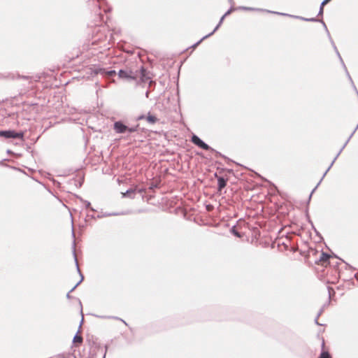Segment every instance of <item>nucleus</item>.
I'll return each instance as SVG.
<instances>
[{"label":"nucleus","instance_id":"1","mask_svg":"<svg viewBox=\"0 0 358 358\" xmlns=\"http://www.w3.org/2000/svg\"><path fill=\"white\" fill-rule=\"evenodd\" d=\"M90 345L89 356L90 358H105L106 352L103 347L101 346L96 341L87 339Z\"/></svg>","mask_w":358,"mask_h":358},{"label":"nucleus","instance_id":"2","mask_svg":"<svg viewBox=\"0 0 358 358\" xmlns=\"http://www.w3.org/2000/svg\"><path fill=\"white\" fill-rule=\"evenodd\" d=\"M72 236L73 237L74 240L73 241V245H72V248H73V257H74V261H75V263H76V268H77V271L78 273H79L80 276V280L76 283V285L67 293L66 294V298L68 299H70L71 296L70 295V293L72 292L73 291H74V289L83 282V280H84V276L82 274L81 271H80V269L79 268V266H78V259H77V256H76V241H75V233H74V230L73 229H72Z\"/></svg>","mask_w":358,"mask_h":358},{"label":"nucleus","instance_id":"3","mask_svg":"<svg viewBox=\"0 0 358 358\" xmlns=\"http://www.w3.org/2000/svg\"><path fill=\"white\" fill-rule=\"evenodd\" d=\"M85 205V209L87 211V216L91 217L92 218H99L105 216H110L112 215L111 213H103L102 210L99 211L95 210L92 206L91 203H84Z\"/></svg>","mask_w":358,"mask_h":358},{"label":"nucleus","instance_id":"4","mask_svg":"<svg viewBox=\"0 0 358 358\" xmlns=\"http://www.w3.org/2000/svg\"><path fill=\"white\" fill-rule=\"evenodd\" d=\"M138 126L129 127L122 122H115L113 124V129L118 134H129L137 130Z\"/></svg>","mask_w":358,"mask_h":358},{"label":"nucleus","instance_id":"5","mask_svg":"<svg viewBox=\"0 0 358 358\" xmlns=\"http://www.w3.org/2000/svg\"><path fill=\"white\" fill-rule=\"evenodd\" d=\"M0 136L5 138H18L23 139L24 132H16L14 130H1Z\"/></svg>","mask_w":358,"mask_h":358},{"label":"nucleus","instance_id":"6","mask_svg":"<svg viewBox=\"0 0 358 358\" xmlns=\"http://www.w3.org/2000/svg\"><path fill=\"white\" fill-rule=\"evenodd\" d=\"M103 13H100L99 17L101 22H104L106 25L110 28L111 24V13L110 8L106 7L103 8Z\"/></svg>","mask_w":358,"mask_h":358},{"label":"nucleus","instance_id":"7","mask_svg":"<svg viewBox=\"0 0 358 358\" xmlns=\"http://www.w3.org/2000/svg\"><path fill=\"white\" fill-rule=\"evenodd\" d=\"M118 76L123 79L136 80L138 77V75L137 71L134 73L128 70H120Z\"/></svg>","mask_w":358,"mask_h":358},{"label":"nucleus","instance_id":"8","mask_svg":"<svg viewBox=\"0 0 358 358\" xmlns=\"http://www.w3.org/2000/svg\"><path fill=\"white\" fill-rule=\"evenodd\" d=\"M331 256L324 252H320L319 257L316 259L315 263L322 266H327L329 263Z\"/></svg>","mask_w":358,"mask_h":358},{"label":"nucleus","instance_id":"9","mask_svg":"<svg viewBox=\"0 0 358 358\" xmlns=\"http://www.w3.org/2000/svg\"><path fill=\"white\" fill-rule=\"evenodd\" d=\"M192 142L199 146V148L205 150H213V149L204 143L201 139H200L197 136L193 135L192 137Z\"/></svg>","mask_w":358,"mask_h":358},{"label":"nucleus","instance_id":"10","mask_svg":"<svg viewBox=\"0 0 358 358\" xmlns=\"http://www.w3.org/2000/svg\"><path fill=\"white\" fill-rule=\"evenodd\" d=\"M120 193L123 195L124 198H127V199H135L136 198L135 195L137 194L136 192V189H132V188H129V189H126L125 192L120 189Z\"/></svg>","mask_w":358,"mask_h":358},{"label":"nucleus","instance_id":"11","mask_svg":"<svg viewBox=\"0 0 358 358\" xmlns=\"http://www.w3.org/2000/svg\"><path fill=\"white\" fill-rule=\"evenodd\" d=\"M224 17H225V16H224V15H223V16L221 17V19H220V22H219V23H218V24L215 27V28L213 29V31L212 32H210V34H207V35L204 36H203V37L200 41H199L197 43H196L193 45V47L194 48V47L197 46V45H199V43H200L203 40H204V39L207 38L208 37L210 36L211 35H213V34H214V33H215V32L218 29L219 27L222 24V22H223V20H224Z\"/></svg>","mask_w":358,"mask_h":358},{"label":"nucleus","instance_id":"12","mask_svg":"<svg viewBox=\"0 0 358 358\" xmlns=\"http://www.w3.org/2000/svg\"><path fill=\"white\" fill-rule=\"evenodd\" d=\"M138 77L141 78L142 82H148L150 79L149 73L146 71L144 68H141L139 73H138Z\"/></svg>","mask_w":358,"mask_h":358},{"label":"nucleus","instance_id":"13","mask_svg":"<svg viewBox=\"0 0 358 358\" xmlns=\"http://www.w3.org/2000/svg\"><path fill=\"white\" fill-rule=\"evenodd\" d=\"M322 352H321L318 358H331V355L327 351L325 350V341L324 338H322Z\"/></svg>","mask_w":358,"mask_h":358},{"label":"nucleus","instance_id":"14","mask_svg":"<svg viewBox=\"0 0 358 358\" xmlns=\"http://www.w3.org/2000/svg\"><path fill=\"white\" fill-rule=\"evenodd\" d=\"M17 76H18V78L29 80V83H31L32 82V80H34L35 82H38L40 80V79L41 78V76L40 75H36L35 76H31V77L25 76H20V75H18Z\"/></svg>","mask_w":358,"mask_h":358},{"label":"nucleus","instance_id":"15","mask_svg":"<svg viewBox=\"0 0 358 358\" xmlns=\"http://www.w3.org/2000/svg\"><path fill=\"white\" fill-rule=\"evenodd\" d=\"M350 141V138L347 140V141L345 143V144L343 145V146L341 148V149L340 150V151L338 152V154L336 155V156L335 157V158L334 159L333 162L331 163L330 166L328 167L327 170L325 171V173H324L323 175V177H324V176L326 175V173L329 171V169H331V167L332 166L333 164L334 163V162L336 161V159H337V157H338V155L341 154V152H342V150H343V148L345 147V145H347V143L349 142Z\"/></svg>","mask_w":358,"mask_h":358},{"label":"nucleus","instance_id":"16","mask_svg":"<svg viewBox=\"0 0 358 358\" xmlns=\"http://www.w3.org/2000/svg\"><path fill=\"white\" fill-rule=\"evenodd\" d=\"M80 330L78 331V332L76 334L73 338V343L75 344L77 343H81L83 342V337L82 336L79 335Z\"/></svg>","mask_w":358,"mask_h":358},{"label":"nucleus","instance_id":"17","mask_svg":"<svg viewBox=\"0 0 358 358\" xmlns=\"http://www.w3.org/2000/svg\"><path fill=\"white\" fill-rule=\"evenodd\" d=\"M146 120H147L148 122H149L150 124H154V123H155L157 122V117L155 116L149 114L146 117Z\"/></svg>","mask_w":358,"mask_h":358},{"label":"nucleus","instance_id":"18","mask_svg":"<svg viewBox=\"0 0 358 358\" xmlns=\"http://www.w3.org/2000/svg\"><path fill=\"white\" fill-rule=\"evenodd\" d=\"M226 180L222 178H219L217 180V185L219 187V189H222L226 186Z\"/></svg>","mask_w":358,"mask_h":358},{"label":"nucleus","instance_id":"19","mask_svg":"<svg viewBox=\"0 0 358 358\" xmlns=\"http://www.w3.org/2000/svg\"><path fill=\"white\" fill-rule=\"evenodd\" d=\"M94 317H97V318H100V319H110L111 318V316L109 315H102V314H99V313H94V314H92Z\"/></svg>","mask_w":358,"mask_h":358},{"label":"nucleus","instance_id":"20","mask_svg":"<svg viewBox=\"0 0 358 358\" xmlns=\"http://www.w3.org/2000/svg\"><path fill=\"white\" fill-rule=\"evenodd\" d=\"M331 43L332 45H333L334 49L335 50V51H336V54H337L338 57H339V59H340L341 62H342V64H343V66H344V67H345V69H346V67H345V64H344V63H343V59H342V58H341V55H340V53H339V52H338V49H337L336 46L335 45V44H334V41H333L331 39Z\"/></svg>","mask_w":358,"mask_h":358},{"label":"nucleus","instance_id":"21","mask_svg":"<svg viewBox=\"0 0 358 358\" xmlns=\"http://www.w3.org/2000/svg\"><path fill=\"white\" fill-rule=\"evenodd\" d=\"M102 171L104 174H108L110 175L112 173V168L110 165L106 166L105 167L102 168Z\"/></svg>","mask_w":358,"mask_h":358},{"label":"nucleus","instance_id":"22","mask_svg":"<svg viewBox=\"0 0 358 358\" xmlns=\"http://www.w3.org/2000/svg\"><path fill=\"white\" fill-rule=\"evenodd\" d=\"M292 17H295V18H299L303 21H306V22H316L317 21V19L314 18V17H312V18H306V17H299V16H293V15H291Z\"/></svg>","mask_w":358,"mask_h":358},{"label":"nucleus","instance_id":"23","mask_svg":"<svg viewBox=\"0 0 358 358\" xmlns=\"http://www.w3.org/2000/svg\"><path fill=\"white\" fill-rule=\"evenodd\" d=\"M103 73H106V75L108 77V78H110L112 76V70H110V71H106L105 70L103 71Z\"/></svg>","mask_w":358,"mask_h":358},{"label":"nucleus","instance_id":"24","mask_svg":"<svg viewBox=\"0 0 358 358\" xmlns=\"http://www.w3.org/2000/svg\"><path fill=\"white\" fill-rule=\"evenodd\" d=\"M231 231H232V233H233L235 236H236L237 237H239V238H240V237H241V235L240 234V233H238V232L235 229H234V228H233V229H231Z\"/></svg>","mask_w":358,"mask_h":358},{"label":"nucleus","instance_id":"25","mask_svg":"<svg viewBox=\"0 0 358 358\" xmlns=\"http://www.w3.org/2000/svg\"><path fill=\"white\" fill-rule=\"evenodd\" d=\"M324 6H322V4L320 5V10H319V13H318V15H322L323 14V10H324Z\"/></svg>","mask_w":358,"mask_h":358},{"label":"nucleus","instance_id":"26","mask_svg":"<svg viewBox=\"0 0 358 358\" xmlns=\"http://www.w3.org/2000/svg\"><path fill=\"white\" fill-rule=\"evenodd\" d=\"M206 210H207L208 211H210V210H213V206L212 205H210V204H209V205H206Z\"/></svg>","mask_w":358,"mask_h":358},{"label":"nucleus","instance_id":"27","mask_svg":"<svg viewBox=\"0 0 358 358\" xmlns=\"http://www.w3.org/2000/svg\"><path fill=\"white\" fill-rule=\"evenodd\" d=\"M268 13H275V14H278V15H287V14L285 13H278V12H271L270 10H267Z\"/></svg>","mask_w":358,"mask_h":358},{"label":"nucleus","instance_id":"28","mask_svg":"<svg viewBox=\"0 0 358 358\" xmlns=\"http://www.w3.org/2000/svg\"><path fill=\"white\" fill-rule=\"evenodd\" d=\"M241 8L243 9V10H254V8H250V7H241Z\"/></svg>","mask_w":358,"mask_h":358},{"label":"nucleus","instance_id":"29","mask_svg":"<svg viewBox=\"0 0 358 358\" xmlns=\"http://www.w3.org/2000/svg\"><path fill=\"white\" fill-rule=\"evenodd\" d=\"M232 10L233 8H230L224 15L226 17L227 15H229Z\"/></svg>","mask_w":358,"mask_h":358},{"label":"nucleus","instance_id":"30","mask_svg":"<svg viewBox=\"0 0 358 358\" xmlns=\"http://www.w3.org/2000/svg\"><path fill=\"white\" fill-rule=\"evenodd\" d=\"M330 0H324L322 2V6H324L325 4H327Z\"/></svg>","mask_w":358,"mask_h":358},{"label":"nucleus","instance_id":"31","mask_svg":"<svg viewBox=\"0 0 358 358\" xmlns=\"http://www.w3.org/2000/svg\"><path fill=\"white\" fill-rule=\"evenodd\" d=\"M83 322V317H82V320H81V321H80V326H79L78 330H80V328H81V325H82Z\"/></svg>","mask_w":358,"mask_h":358},{"label":"nucleus","instance_id":"32","mask_svg":"<svg viewBox=\"0 0 358 358\" xmlns=\"http://www.w3.org/2000/svg\"><path fill=\"white\" fill-rule=\"evenodd\" d=\"M145 118L144 115H141L138 117V120H142V119H144Z\"/></svg>","mask_w":358,"mask_h":358},{"label":"nucleus","instance_id":"33","mask_svg":"<svg viewBox=\"0 0 358 358\" xmlns=\"http://www.w3.org/2000/svg\"><path fill=\"white\" fill-rule=\"evenodd\" d=\"M320 22L322 23L323 26L327 29V26H326L325 23L322 20H320Z\"/></svg>","mask_w":358,"mask_h":358},{"label":"nucleus","instance_id":"34","mask_svg":"<svg viewBox=\"0 0 358 358\" xmlns=\"http://www.w3.org/2000/svg\"><path fill=\"white\" fill-rule=\"evenodd\" d=\"M357 127L355 128V130H357ZM355 131H354L352 132V134L350 136V137H349L350 138L352 137V136L353 135V134L355 133Z\"/></svg>","mask_w":358,"mask_h":358},{"label":"nucleus","instance_id":"35","mask_svg":"<svg viewBox=\"0 0 358 358\" xmlns=\"http://www.w3.org/2000/svg\"><path fill=\"white\" fill-rule=\"evenodd\" d=\"M357 127L355 128V130H357ZM355 131H354L352 132V134L350 136V137H349L350 138L352 137V136L353 135V134L355 133Z\"/></svg>","mask_w":358,"mask_h":358},{"label":"nucleus","instance_id":"36","mask_svg":"<svg viewBox=\"0 0 358 358\" xmlns=\"http://www.w3.org/2000/svg\"><path fill=\"white\" fill-rule=\"evenodd\" d=\"M99 306L100 308L103 307V306H104V304H103V303H99Z\"/></svg>","mask_w":358,"mask_h":358},{"label":"nucleus","instance_id":"37","mask_svg":"<svg viewBox=\"0 0 358 358\" xmlns=\"http://www.w3.org/2000/svg\"><path fill=\"white\" fill-rule=\"evenodd\" d=\"M109 37H110L109 41H110L112 39V33L109 34Z\"/></svg>","mask_w":358,"mask_h":358},{"label":"nucleus","instance_id":"38","mask_svg":"<svg viewBox=\"0 0 358 358\" xmlns=\"http://www.w3.org/2000/svg\"><path fill=\"white\" fill-rule=\"evenodd\" d=\"M346 72H347V73H348V77H349V79H350V80H351V77L350 76V75H349L348 72L347 71H346Z\"/></svg>","mask_w":358,"mask_h":358},{"label":"nucleus","instance_id":"39","mask_svg":"<svg viewBox=\"0 0 358 358\" xmlns=\"http://www.w3.org/2000/svg\"><path fill=\"white\" fill-rule=\"evenodd\" d=\"M113 76L115 74V71L113 70Z\"/></svg>","mask_w":358,"mask_h":358},{"label":"nucleus","instance_id":"40","mask_svg":"<svg viewBox=\"0 0 358 358\" xmlns=\"http://www.w3.org/2000/svg\"><path fill=\"white\" fill-rule=\"evenodd\" d=\"M231 3L232 2V0H229Z\"/></svg>","mask_w":358,"mask_h":358},{"label":"nucleus","instance_id":"41","mask_svg":"<svg viewBox=\"0 0 358 358\" xmlns=\"http://www.w3.org/2000/svg\"><path fill=\"white\" fill-rule=\"evenodd\" d=\"M357 127H358V124H357Z\"/></svg>","mask_w":358,"mask_h":358},{"label":"nucleus","instance_id":"42","mask_svg":"<svg viewBox=\"0 0 358 358\" xmlns=\"http://www.w3.org/2000/svg\"><path fill=\"white\" fill-rule=\"evenodd\" d=\"M50 358H52V357H50Z\"/></svg>","mask_w":358,"mask_h":358}]
</instances>
